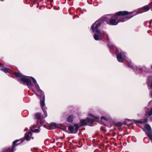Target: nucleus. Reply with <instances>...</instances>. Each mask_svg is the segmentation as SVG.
Returning a JSON list of instances; mask_svg holds the SVG:
<instances>
[{"label": "nucleus", "mask_w": 152, "mask_h": 152, "mask_svg": "<svg viewBox=\"0 0 152 152\" xmlns=\"http://www.w3.org/2000/svg\"><path fill=\"white\" fill-rule=\"evenodd\" d=\"M127 61V63L128 64V67H132V63L130 60H128V61H127Z\"/></svg>", "instance_id": "obj_16"}, {"label": "nucleus", "mask_w": 152, "mask_h": 152, "mask_svg": "<svg viewBox=\"0 0 152 152\" xmlns=\"http://www.w3.org/2000/svg\"><path fill=\"white\" fill-rule=\"evenodd\" d=\"M74 126L75 127V132L76 133L77 132L78 129L79 128V125L77 124H75L74 125Z\"/></svg>", "instance_id": "obj_17"}, {"label": "nucleus", "mask_w": 152, "mask_h": 152, "mask_svg": "<svg viewBox=\"0 0 152 152\" xmlns=\"http://www.w3.org/2000/svg\"><path fill=\"white\" fill-rule=\"evenodd\" d=\"M50 125L56 128V127L57 124L54 123H52L50 124Z\"/></svg>", "instance_id": "obj_20"}, {"label": "nucleus", "mask_w": 152, "mask_h": 152, "mask_svg": "<svg viewBox=\"0 0 152 152\" xmlns=\"http://www.w3.org/2000/svg\"><path fill=\"white\" fill-rule=\"evenodd\" d=\"M15 75L16 77L21 78L20 80L22 82H26L28 88L31 89L34 92L35 91L33 88V86L32 83V82L34 84L37 91L41 95L42 94V91L40 89L39 85L38 84L36 80L31 77H28L23 76L19 72H15Z\"/></svg>", "instance_id": "obj_1"}, {"label": "nucleus", "mask_w": 152, "mask_h": 152, "mask_svg": "<svg viewBox=\"0 0 152 152\" xmlns=\"http://www.w3.org/2000/svg\"><path fill=\"white\" fill-rule=\"evenodd\" d=\"M147 111L145 114V115L147 117H149L152 114V107L150 109L148 108H146Z\"/></svg>", "instance_id": "obj_8"}, {"label": "nucleus", "mask_w": 152, "mask_h": 152, "mask_svg": "<svg viewBox=\"0 0 152 152\" xmlns=\"http://www.w3.org/2000/svg\"><path fill=\"white\" fill-rule=\"evenodd\" d=\"M24 139H22V141H21V142H23V141H24Z\"/></svg>", "instance_id": "obj_23"}, {"label": "nucleus", "mask_w": 152, "mask_h": 152, "mask_svg": "<svg viewBox=\"0 0 152 152\" xmlns=\"http://www.w3.org/2000/svg\"><path fill=\"white\" fill-rule=\"evenodd\" d=\"M74 128L72 126H69L68 127V130L72 133H75V132H74Z\"/></svg>", "instance_id": "obj_14"}, {"label": "nucleus", "mask_w": 152, "mask_h": 152, "mask_svg": "<svg viewBox=\"0 0 152 152\" xmlns=\"http://www.w3.org/2000/svg\"><path fill=\"white\" fill-rule=\"evenodd\" d=\"M104 20H106V17H103L96 21L91 26V30L94 33V38L96 40H101L102 38L101 35L104 36L105 34L104 31H100L98 29L101 24L104 22Z\"/></svg>", "instance_id": "obj_2"}, {"label": "nucleus", "mask_w": 152, "mask_h": 152, "mask_svg": "<svg viewBox=\"0 0 152 152\" xmlns=\"http://www.w3.org/2000/svg\"><path fill=\"white\" fill-rule=\"evenodd\" d=\"M148 121V119L147 118H145L144 119L143 121H137V122L139 123H146Z\"/></svg>", "instance_id": "obj_19"}, {"label": "nucleus", "mask_w": 152, "mask_h": 152, "mask_svg": "<svg viewBox=\"0 0 152 152\" xmlns=\"http://www.w3.org/2000/svg\"><path fill=\"white\" fill-rule=\"evenodd\" d=\"M20 140H16L15 141H14L13 142V146H12V150L13 151H15V149L14 148V147L17 146V145H18V144H16V143L18 142V141H19Z\"/></svg>", "instance_id": "obj_13"}, {"label": "nucleus", "mask_w": 152, "mask_h": 152, "mask_svg": "<svg viewBox=\"0 0 152 152\" xmlns=\"http://www.w3.org/2000/svg\"><path fill=\"white\" fill-rule=\"evenodd\" d=\"M151 96H152V92L151 93Z\"/></svg>", "instance_id": "obj_25"}, {"label": "nucleus", "mask_w": 152, "mask_h": 152, "mask_svg": "<svg viewBox=\"0 0 152 152\" xmlns=\"http://www.w3.org/2000/svg\"><path fill=\"white\" fill-rule=\"evenodd\" d=\"M32 134L31 132H29L28 133H26L25 134V137L27 140H28L30 139H33L34 137H31Z\"/></svg>", "instance_id": "obj_7"}, {"label": "nucleus", "mask_w": 152, "mask_h": 152, "mask_svg": "<svg viewBox=\"0 0 152 152\" xmlns=\"http://www.w3.org/2000/svg\"><path fill=\"white\" fill-rule=\"evenodd\" d=\"M40 104L41 107L44 113V115L41 116V114L37 113L35 114V118L37 119L38 121L39 122L41 120V118H45L47 116V114L45 109L46 108L45 107V96L42 94L40 96Z\"/></svg>", "instance_id": "obj_3"}, {"label": "nucleus", "mask_w": 152, "mask_h": 152, "mask_svg": "<svg viewBox=\"0 0 152 152\" xmlns=\"http://www.w3.org/2000/svg\"><path fill=\"white\" fill-rule=\"evenodd\" d=\"M89 116H91L94 118L93 119L89 118H87L86 119L81 120L80 121L81 124L82 125H87V123L88 122L91 124L94 121H98V120L99 119V117H98L94 116L91 114H89ZM90 126H92V125H90Z\"/></svg>", "instance_id": "obj_5"}, {"label": "nucleus", "mask_w": 152, "mask_h": 152, "mask_svg": "<svg viewBox=\"0 0 152 152\" xmlns=\"http://www.w3.org/2000/svg\"><path fill=\"white\" fill-rule=\"evenodd\" d=\"M117 59L119 62H122L126 58V56L123 52H120L117 54Z\"/></svg>", "instance_id": "obj_6"}, {"label": "nucleus", "mask_w": 152, "mask_h": 152, "mask_svg": "<svg viewBox=\"0 0 152 152\" xmlns=\"http://www.w3.org/2000/svg\"><path fill=\"white\" fill-rule=\"evenodd\" d=\"M148 85L150 88H152V76L149 77L148 79Z\"/></svg>", "instance_id": "obj_10"}, {"label": "nucleus", "mask_w": 152, "mask_h": 152, "mask_svg": "<svg viewBox=\"0 0 152 152\" xmlns=\"http://www.w3.org/2000/svg\"><path fill=\"white\" fill-rule=\"evenodd\" d=\"M101 120H102L103 119H104L106 121H107V119L105 117H104V116L102 117L101 118Z\"/></svg>", "instance_id": "obj_22"}, {"label": "nucleus", "mask_w": 152, "mask_h": 152, "mask_svg": "<svg viewBox=\"0 0 152 152\" xmlns=\"http://www.w3.org/2000/svg\"><path fill=\"white\" fill-rule=\"evenodd\" d=\"M106 36L107 37V39L108 42V46L110 48L113 49H113H114V47L113 45H111V42L109 41V38L108 35L107 34H106Z\"/></svg>", "instance_id": "obj_11"}, {"label": "nucleus", "mask_w": 152, "mask_h": 152, "mask_svg": "<svg viewBox=\"0 0 152 152\" xmlns=\"http://www.w3.org/2000/svg\"><path fill=\"white\" fill-rule=\"evenodd\" d=\"M142 9L145 10V11H146L149 10L150 9L149 7L147 6H145L142 7Z\"/></svg>", "instance_id": "obj_15"}, {"label": "nucleus", "mask_w": 152, "mask_h": 152, "mask_svg": "<svg viewBox=\"0 0 152 152\" xmlns=\"http://www.w3.org/2000/svg\"><path fill=\"white\" fill-rule=\"evenodd\" d=\"M150 120L151 121H152V118H150Z\"/></svg>", "instance_id": "obj_24"}, {"label": "nucleus", "mask_w": 152, "mask_h": 152, "mask_svg": "<svg viewBox=\"0 0 152 152\" xmlns=\"http://www.w3.org/2000/svg\"><path fill=\"white\" fill-rule=\"evenodd\" d=\"M118 22L115 19H111L108 23L111 25H115L118 24Z\"/></svg>", "instance_id": "obj_9"}, {"label": "nucleus", "mask_w": 152, "mask_h": 152, "mask_svg": "<svg viewBox=\"0 0 152 152\" xmlns=\"http://www.w3.org/2000/svg\"><path fill=\"white\" fill-rule=\"evenodd\" d=\"M32 132H39V130L38 129H35L34 130H32Z\"/></svg>", "instance_id": "obj_21"}, {"label": "nucleus", "mask_w": 152, "mask_h": 152, "mask_svg": "<svg viewBox=\"0 0 152 152\" xmlns=\"http://www.w3.org/2000/svg\"><path fill=\"white\" fill-rule=\"evenodd\" d=\"M132 13V12H128L127 11H120L116 13V15L118 16L117 18H120L119 22H124L125 20L124 19V18L129 19L134 15H131Z\"/></svg>", "instance_id": "obj_4"}, {"label": "nucleus", "mask_w": 152, "mask_h": 152, "mask_svg": "<svg viewBox=\"0 0 152 152\" xmlns=\"http://www.w3.org/2000/svg\"><path fill=\"white\" fill-rule=\"evenodd\" d=\"M4 152H7V151H5Z\"/></svg>", "instance_id": "obj_26"}, {"label": "nucleus", "mask_w": 152, "mask_h": 152, "mask_svg": "<svg viewBox=\"0 0 152 152\" xmlns=\"http://www.w3.org/2000/svg\"><path fill=\"white\" fill-rule=\"evenodd\" d=\"M74 117L72 115H70L67 118V121L69 122H72L73 121V118Z\"/></svg>", "instance_id": "obj_12"}, {"label": "nucleus", "mask_w": 152, "mask_h": 152, "mask_svg": "<svg viewBox=\"0 0 152 152\" xmlns=\"http://www.w3.org/2000/svg\"><path fill=\"white\" fill-rule=\"evenodd\" d=\"M1 70L3 71L5 73H6L8 71V69L7 68H4L3 69H1Z\"/></svg>", "instance_id": "obj_18"}]
</instances>
